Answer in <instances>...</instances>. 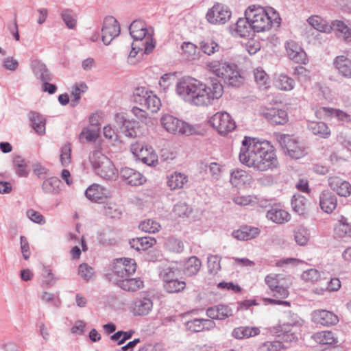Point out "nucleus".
Segmentation results:
<instances>
[{
    "label": "nucleus",
    "instance_id": "18",
    "mask_svg": "<svg viewBox=\"0 0 351 351\" xmlns=\"http://www.w3.org/2000/svg\"><path fill=\"white\" fill-rule=\"evenodd\" d=\"M120 175L123 180L132 186L141 185L146 182V178L142 173L132 168H122Z\"/></svg>",
    "mask_w": 351,
    "mask_h": 351
},
{
    "label": "nucleus",
    "instance_id": "64",
    "mask_svg": "<svg viewBox=\"0 0 351 351\" xmlns=\"http://www.w3.org/2000/svg\"><path fill=\"white\" fill-rule=\"evenodd\" d=\"M245 47L247 52L250 55H253L261 49V46L258 40H255L254 38H251L248 40L247 42L246 43Z\"/></svg>",
    "mask_w": 351,
    "mask_h": 351
},
{
    "label": "nucleus",
    "instance_id": "10",
    "mask_svg": "<svg viewBox=\"0 0 351 351\" xmlns=\"http://www.w3.org/2000/svg\"><path fill=\"white\" fill-rule=\"evenodd\" d=\"M160 123L169 133L189 135L193 132V129L189 124L170 114L163 115L160 119Z\"/></svg>",
    "mask_w": 351,
    "mask_h": 351
},
{
    "label": "nucleus",
    "instance_id": "38",
    "mask_svg": "<svg viewBox=\"0 0 351 351\" xmlns=\"http://www.w3.org/2000/svg\"><path fill=\"white\" fill-rule=\"evenodd\" d=\"M252 27L250 24V20L247 19V16L245 18H239L235 24L234 32L235 36L240 37L249 36Z\"/></svg>",
    "mask_w": 351,
    "mask_h": 351
},
{
    "label": "nucleus",
    "instance_id": "45",
    "mask_svg": "<svg viewBox=\"0 0 351 351\" xmlns=\"http://www.w3.org/2000/svg\"><path fill=\"white\" fill-rule=\"evenodd\" d=\"M232 201L239 206H253L258 203V199L256 195H245L241 191L234 195Z\"/></svg>",
    "mask_w": 351,
    "mask_h": 351
},
{
    "label": "nucleus",
    "instance_id": "36",
    "mask_svg": "<svg viewBox=\"0 0 351 351\" xmlns=\"http://www.w3.org/2000/svg\"><path fill=\"white\" fill-rule=\"evenodd\" d=\"M312 339L317 343L322 345H331L337 342V337L333 332L330 330L317 332L312 335Z\"/></svg>",
    "mask_w": 351,
    "mask_h": 351
},
{
    "label": "nucleus",
    "instance_id": "20",
    "mask_svg": "<svg viewBox=\"0 0 351 351\" xmlns=\"http://www.w3.org/2000/svg\"><path fill=\"white\" fill-rule=\"evenodd\" d=\"M261 230L257 227L243 226L232 232V237L239 241H248L256 238Z\"/></svg>",
    "mask_w": 351,
    "mask_h": 351
},
{
    "label": "nucleus",
    "instance_id": "61",
    "mask_svg": "<svg viewBox=\"0 0 351 351\" xmlns=\"http://www.w3.org/2000/svg\"><path fill=\"white\" fill-rule=\"evenodd\" d=\"M88 87L85 83L76 84L72 90V95L74 97L73 101L76 104L78 103L81 94L85 93Z\"/></svg>",
    "mask_w": 351,
    "mask_h": 351
},
{
    "label": "nucleus",
    "instance_id": "16",
    "mask_svg": "<svg viewBox=\"0 0 351 351\" xmlns=\"http://www.w3.org/2000/svg\"><path fill=\"white\" fill-rule=\"evenodd\" d=\"M328 186L330 189L339 196L348 197L351 195V184L339 176H332L329 177Z\"/></svg>",
    "mask_w": 351,
    "mask_h": 351
},
{
    "label": "nucleus",
    "instance_id": "7",
    "mask_svg": "<svg viewBox=\"0 0 351 351\" xmlns=\"http://www.w3.org/2000/svg\"><path fill=\"white\" fill-rule=\"evenodd\" d=\"M208 124L223 136L232 132L237 128L236 122L231 115L225 111L215 113L208 121Z\"/></svg>",
    "mask_w": 351,
    "mask_h": 351
},
{
    "label": "nucleus",
    "instance_id": "46",
    "mask_svg": "<svg viewBox=\"0 0 351 351\" xmlns=\"http://www.w3.org/2000/svg\"><path fill=\"white\" fill-rule=\"evenodd\" d=\"M254 80L260 88H267L269 84V77L262 68L258 67L253 70Z\"/></svg>",
    "mask_w": 351,
    "mask_h": 351
},
{
    "label": "nucleus",
    "instance_id": "1",
    "mask_svg": "<svg viewBox=\"0 0 351 351\" xmlns=\"http://www.w3.org/2000/svg\"><path fill=\"white\" fill-rule=\"evenodd\" d=\"M240 162L257 171L272 170L279 162L274 145L268 141L244 136L239 154Z\"/></svg>",
    "mask_w": 351,
    "mask_h": 351
},
{
    "label": "nucleus",
    "instance_id": "56",
    "mask_svg": "<svg viewBox=\"0 0 351 351\" xmlns=\"http://www.w3.org/2000/svg\"><path fill=\"white\" fill-rule=\"evenodd\" d=\"M60 160L63 167L69 166L71 162V147L69 143L65 144L61 149Z\"/></svg>",
    "mask_w": 351,
    "mask_h": 351
},
{
    "label": "nucleus",
    "instance_id": "2",
    "mask_svg": "<svg viewBox=\"0 0 351 351\" xmlns=\"http://www.w3.org/2000/svg\"><path fill=\"white\" fill-rule=\"evenodd\" d=\"M176 93L185 102L197 106H207L223 93L222 84L217 80L209 84L191 77H183L176 84Z\"/></svg>",
    "mask_w": 351,
    "mask_h": 351
},
{
    "label": "nucleus",
    "instance_id": "13",
    "mask_svg": "<svg viewBox=\"0 0 351 351\" xmlns=\"http://www.w3.org/2000/svg\"><path fill=\"white\" fill-rule=\"evenodd\" d=\"M135 102L151 112H158L161 106V101L159 97L152 92H142V95H134Z\"/></svg>",
    "mask_w": 351,
    "mask_h": 351
},
{
    "label": "nucleus",
    "instance_id": "24",
    "mask_svg": "<svg viewBox=\"0 0 351 351\" xmlns=\"http://www.w3.org/2000/svg\"><path fill=\"white\" fill-rule=\"evenodd\" d=\"M230 182L236 187L249 186L253 182V178L245 171L237 169L232 171Z\"/></svg>",
    "mask_w": 351,
    "mask_h": 351
},
{
    "label": "nucleus",
    "instance_id": "40",
    "mask_svg": "<svg viewBox=\"0 0 351 351\" xmlns=\"http://www.w3.org/2000/svg\"><path fill=\"white\" fill-rule=\"evenodd\" d=\"M32 69L35 75L43 82L49 81L51 79L46 65L40 60H33L32 62Z\"/></svg>",
    "mask_w": 351,
    "mask_h": 351
},
{
    "label": "nucleus",
    "instance_id": "55",
    "mask_svg": "<svg viewBox=\"0 0 351 351\" xmlns=\"http://www.w3.org/2000/svg\"><path fill=\"white\" fill-rule=\"evenodd\" d=\"M139 228L141 230L149 232V233H155L156 232L159 231L160 228V225L156 221L152 219H147L142 221Z\"/></svg>",
    "mask_w": 351,
    "mask_h": 351
},
{
    "label": "nucleus",
    "instance_id": "41",
    "mask_svg": "<svg viewBox=\"0 0 351 351\" xmlns=\"http://www.w3.org/2000/svg\"><path fill=\"white\" fill-rule=\"evenodd\" d=\"M201 267V261L196 256H191L184 263V272L186 276H193L198 273Z\"/></svg>",
    "mask_w": 351,
    "mask_h": 351
},
{
    "label": "nucleus",
    "instance_id": "6",
    "mask_svg": "<svg viewBox=\"0 0 351 351\" xmlns=\"http://www.w3.org/2000/svg\"><path fill=\"white\" fill-rule=\"evenodd\" d=\"M276 139L284 152L291 158L298 159L306 154L304 147L293 135L277 134Z\"/></svg>",
    "mask_w": 351,
    "mask_h": 351
},
{
    "label": "nucleus",
    "instance_id": "19",
    "mask_svg": "<svg viewBox=\"0 0 351 351\" xmlns=\"http://www.w3.org/2000/svg\"><path fill=\"white\" fill-rule=\"evenodd\" d=\"M85 195L88 199L99 202L110 197V192L104 186L94 183L87 188Z\"/></svg>",
    "mask_w": 351,
    "mask_h": 351
},
{
    "label": "nucleus",
    "instance_id": "44",
    "mask_svg": "<svg viewBox=\"0 0 351 351\" xmlns=\"http://www.w3.org/2000/svg\"><path fill=\"white\" fill-rule=\"evenodd\" d=\"M29 119L34 130L38 134H44L45 132V121L44 118L36 112H31L29 114Z\"/></svg>",
    "mask_w": 351,
    "mask_h": 351
},
{
    "label": "nucleus",
    "instance_id": "51",
    "mask_svg": "<svg viewBox=\"0 0 351 351\" xmlns=\"http://www.w3.org/2000/svg\"><path fill=\"white\" fill-rule=\"evenodd\" d=\"M123 132L125 136L135 138L139 133L138 123L132 121H125L123 123Z\"/></svg>",
    "mask_w": 351,
    "mask_h": 351
},
{
    "label": "nucleus",
    "instance_id": "47",
    "mask_svg": "<svg viewBox=\"0 0 351 351\" xmlns=\"http://www.w3.org/2000/svg\"><path fill=\"white\" fill-rule=\"evenodd\" d=\"M335 232L338 237H351V224L342 216L335 227Z\"/></svg>",
    "mask_w": 351,
    "mask_h": 351
},
{
    "label": "nucleus",
    "instance_id": "33",
    "mask_svg": "<svg viewBox=\"0 0 351 351\" xmlns=\"http://www.w3.org/2000/svg\"><path fill=\"white\" fill-rule=\"evenodd\" d=\"M117 285L122 289L132 292L136 291L144 287V282L140 278H125L118 280Z\"/></svg>",
    "mask_w": 351,
    "mask_h": 351
},
{
    "label": "nucleus",
    "instance_id": "43",
    "mask_svg": "<svg viewBox=\"0 0 351 351\" xmlns=\"http://www.w3.org/2000/svg\"><path fill=\"white\" fill-rule=\"evenodd\" d=\"M309 128L315 135L323 138H328L331 135L330 128L324 122H313L310 124Z\"/></svg>",
    "mask_w": 351,
    "mask_h": 351
},
{
    "label": "nucleus",
    "instance_id": "39",
    "mask_svg": "<svg viewBox=\"0 0 351 351\" xmlns=\"http://www.w3.org/2000/svg\"><path fill=\"white\" fill-rule=\"evenodd\" d=\"M199 48L204 53L212 56L220 51L221 46L213 38H207L199 43Z\"/></svg>",
    "mask_w": 351,
    "mask_h": 351
},
{
    "label": "nucleus",
    "instance_id": "26",
    "mask_svg": "<svg viewBox=\"0 0 351 351\" xmlns=\"http://www.w3.org/2000/svg\"><path fill=\"white\" fill-rule=\"evenodd\" d=\"M286 51L289 58L296 63L304 62L306 53L302 47L295 41L287 43Z\"/></svg>",
    "mask_w": 351,
    "mask_h": 351
},
{
    "label": "nucleus",
    "instance_id": "60",
    "mask_svg": "<svg viewBox=\"0 0 351 351\" xmlns=\"http://www.w3.org/2000/svg\"><path fill=\"white\" fill-rule=\"evenodd\" d=\"M160 155L165 160H173L176 156V150L172 145L167 144L160 150Z\"/></svg>",
    "mask_w": 351,
    "mask_h": 351
},
{
    "label": "nucleus",
    "instance_id": "62",
    "mask_svg": "<svg viewBox=\"0 0 351 351\" xmlns=\"http://www.w3.org/2000/svg\"><path fill=\"white\" fill-rule=\"evenodd\" d=\"M294 74L297 76L298 80L300 81H309L310 72L302 66H298L295 69Z\"/></svg>",
    "mask_w": 351,
    "mask_h": 351
},
{
    "label": "nucleus",
    "instance_id": "5",
    "mask_svg": "<svg viewBox=\"0 0 351 351\" xmlns=\"http://www.w3.org/2000/svg\"><path fill=\"white\" fill-rule=\"evenodd\" d=\"M89 160L95 173L106 180H115L118 170L112 161L99 151H95L89 156Z\"/></svg>",
    "mask_w": 351,
    "mask_h": 351
},
{
    "label": "nucleus",
    "instance_id": "4",
    "mask_svg": "<svg viewBox=\"0 0 351 351\" xmlns=\"http://www.w3.org/2000/svg\"><path fill=\"white\" fill-rule=\"evenodd\" d=\"M208 70L224 80L230 85L238 86L242 84V77L238 67L233 63L224 60H212L206 63Z\"/></svg>",
    "mask_w": 351,
    "mask_h": 351
},
{
    "label": "nucleus",
    "instance_id": "29",
    "mask_svg": "<svg viewBox=\"0 0 351 351\" xmlns=\"http://www.w3.org/2000/svg\"><path fill=\"white\" fill-rule=\"evenodd\" d=\"M299 326H300L299 320L291 319L287 322H284L276 326L270 327L269 330L271 333L278 337H280L284 335L285 333L291 332L293 327H297Z\"/></svg>",
    "mask_w": 351,
    "mask_h": 351
},
{
    "label": "nucleus",
    "instance_id": "54",
    "mask_svg": "<svg viewBox=\"0 0 351 351\" xmlns=\"http://www.w3.org/2000/svg\"><path fill=\"white\" fill-rule=\"evenodd\" d=\"M191 213L190 207L185 203H178L175 205L172 214L175 218L186 217Z\"/></svg>",
    "mask_w": 351,
    "mask_h": 351
},
{
    "label": "nucleus",
    "instance_id": "58",
    "mask_svg": "<svg viewBox=\"0 0 351 351\" xmlns=\"http://www.w3.org/2000/svg\"><path fill=\"white\" fill-rule=\"evenodd\" d=\"M78 275L85 280H89L94 276V269L87 263H82L78 267Z\"/></svg>",
    "mask_w": 351,
    "mask_h": 351
},
{
    "label": "nucleus",
    "instance_id": "53",
    "mask_svg": "<svg viewBox=\"0 0 351 351\" xmlns=\"http://www.w3.org/2000/svg\"><path fill=\"white\" fill-rule=\"evenodd\" d=\"M294 239L298 245H306L309 239V234L307 229L302 226L298 227L294 231Z\"/></svg>",
    "mask_w": 351,
    "mask_h": 351
},
{
    "label": "nucleus",
    "instance_id": "52",
    "mask_svg": "<svg viewBox=\"0 0 351 351\" xmlns=\"http://www.w3.org/2000/svg\"><path fill=\"white\" fill-rule=\"evenodd\" d=\"M99 129H90L89 128H84L80 134V140L81 142H93L99 136Z\"/></svg>",
    "mask_w": 351,
    "mask_h": 351
},
{
    "label": "nucleus",
    "instance_id": "57",
    "mask_svg": "<svg viewBox=\"0 0 351 351\" xmlns=\"http://www.w3.org/2000/svg\"><path fill=\"white\" fill-rule=\"evenodd\" d=\"M221 258L217 255L208 257V269L210 274H216L221 269Z\"/></svg>",
    "mask_w": 351,
    "mask_h": 351
},
{
    "label": "nucleus",
    "instance_id": "30",
    "mask_svg": "<svg viewBox=\"0 0 351 351\" xmlns=\"http://www.w3.org/2000/svg\"><path fill=\"white\" fill-rule=\"evenodd\" d=\"M267 218L278 224L285 223L290 221L291 215L287 210L282 208H274L267 213Z\"/></svg>",
    "mask_w": 351,
    "mask_h": 351
},
{
    "label": "nucleus",
    "instance_id": "23",
    "mask_svg": "<svg viewBox=\"0 0 351 351\" xmlns=\"http://www.w3.org/2000/svg\"><path fill=\"white\" fill-rule=\"evenodd\" d=\"M313 317L315 322L326 326L335 325L339 322L337 315L326 310L313 311Z\"/></svg>",
    "mask_w": 351,
    "mask_h": 351
},
{
    "label": "nucleus",
    "instance_id": "8",
    "mask_svg": "<svg viewBox=\"0 0 351 351\" xmlns=\"http://www.w3.org/2000/svg\"><path fill=\"white\" fill-rule=\"evenodd\" d=\"M130 33L136 40L145 39V51L150 53L155 47V43L152 39L153 31L147 29L145 23L142 21H134L130 26Z\"/></svg>",
    "mask_w": 351,
    "mask_h": 351
},
{
    "label": "nucleus",
    "instance_id": "35",
    "mask_svg": "<svg viewBox=\"0 0 351 351\" xmlns=\"http://www.w3.org/2000/svg\"><path fill=\"white\" fill-rule=\"evenodd\" d=\"M274 86L282 91H290L295 86L294 80L287 75L280 74L274 79Z\"/></svg>",
    "mask_w": 351,
    "mask_h": 351
},
{
    "label": "nucleus",
    "instance_id": "50",
    "mask_svg": "<svg viewBox=\"0 0 351 351\" xmlns=\"http://www.w3.org/2000/svg\"><path fill=\"white\" fill-rule=\"evenodd\" d=\"M286 348L280 341H267L261 343L258 348V351H282Z\"/></svg>",
    "mask_w": 351,
    "mask_h": 351
},
{
    "label": "nucleus",
    "instance_id": "28",
    "mask_svg": "<svg viewBox=\"0 0 351 351\" xmlns=\"http://www.w3.org/2000/svg\"><path fill=\"white\" fill-rule=\"evenodd\" d=\"M153 302L149 298H142L136 300L132 307V312L134 315L143 316L147 315L152 309Z\"/></svg>",
    "mask_w": 351,
    "mask_h": 351
},
{
    "label": "nucleus",
    "instance_id": "27",
    "mask_svg": "<svg viewBox=\"0 0 351 351\" xmlns=\"http://www.w3.org/2000/svg\"><path fill=\"white\" fill-rule=\"evenodd\" d=\"M271 291L274 293L273 296L276 298V299L265 298L263 300L264 302L270 304L284 305L289 307L291 306L289 302L282 300V299L287 298L289 295V292L287 288L279 285L278 287H277L276 288L274 289Z\"/></svg>",
    "mask_w": 351,
    "mask_h": 351
},
{
    "label": "nucleus",
    "instance_id": "32",
    "mask_svg": "<svg viewBox=\"0 0 351 351\" xmlns=\"http://www.w3.org/2000/svg\"><path fill=\"white\" fill-rule=\"evenodd\" d=\"M335 67L346 78H351V60L345 56H338L334 61Z\"/></svg>",
    "mask_w": 351,
    "mask_h": 351
},
{
    "label": "nucleus",
    "instance_id": "59",
    "mask_svg": "<svg viewBox=\"0 0 351 351\" xmlns=\"http://www.w3.org/2000/svg\"><path fill=\"white\" fill-rule=\"evenodd\" d=\"M333 110L332 108L319 107L316 109L315 114L319 119H330L333 117Z\"/></svg>",
    "mask_w": 351,
    "mask_h": 351
},
{
    "label": "nucleus",
    "instance_id": "3",
    "mask_svg": "<svg viewBox=\"0 0 351 351\" xmlns=\"http://www.w3.org/2000/svg\"><path fill=\"white\" fill-rule=\"evenodd\" d=\"M245 16H247L252 29L257 32L269 30L273 23L279 24L280 20L278 13L272 9L266 10L256 5L250 6L245 11Z\"/></svg>",
    "mask_w": 351,
    "mask_h": 351
},
{
    "label": "nucleus",
    "instance_id": "22",
    "mask_svg": "<svg viewBox=\"0 0 351 351\" xmlns=\"http://www.w3.org/2000/svg\"><path fill=\"white\" fill-rule=\"evenodd\" d=\"M188 181V176L178 171H174L166 178L167 186L171 191L182 189Z\"/></svg>",
    "mask_w": 351,
    "mask_h": 351
},
{
    "label": "nucleus",
    "instance_id": "31",
    "mask_svg": "<svg viewBox=\"0 0 351 351\" xmlns=\"http://www.w3.org/2000/svg\"><path fill=\"white\" fill-rule=\"evenodd\" d=\"M62 184L57 177H51L43 181L41 188L44 193L56 195L62 191Z\"/></svg>",
    "mask_w": 351,
    "mask_h": 351
},
{
    "label": "nucleus",
    "instance_id": "9",
    "mask_svg": "<svg viewBox=\"0 0 351 351\" xmlns=\"http://www.w3.org/2000/svg\"><path fill=\"white\" fill-rule=\"evenodd\" d=\"M131 152L136 158L149 166H155L158 162V155L151 146L136 142L131 145Z\"/></svg>",
    "mask_w": 351,
    "mask_h": 351
},
{
    "label": "nucleus",
    "instance_id": "25",
    "mask_svg": "<svg viewBox=\"0 0 351 351\" xmlns=\"http://www.w3.org/2000/svg\"><path fill=\"white\" fill-rule=\"evenodd\" d=\"M207 316L216 320H223L232 315V310L227 305L219 304L206 310Z\"/></svg>",
    "mask_w": 351,
    "mask_h": 351
},
{
    "label": "nucleus",
    "instance_id": "37",
    "mask_svg": "<svg viewBox=\"0 0 351 351\" xmlns=\"http://www.w3.org/2000/svg\"><path fill=\"white\" fill-rule=\"evenodd\" d=\"M260 334V329L258 327L240 326L235 328L232 332V337L241 339L255 337Z\"/></svg>",
    "mask_w": 351,
    "mask_h": 351
},
{
    "label": "nucleus",
    "instance_id": "17",
    "mask_svg": "<svg viewBox=\"0 0 351 351\" xmlns=\"http://www.w3.org/2000/svg\"><path fill=\"white\" fill-rule=\"evenodd\" d=\"M164 289L170 293H178L186 287V282L176 278L173 271L165 272L162 276Z\"/></svg>",
    "mask_w": 351,
    "mask_h": 351
},
{
    "label": "nucleus",
    "instance_id": "11",
    "mask_svg": "<svg viewBox=\"0 0 351 351\" xmlns=\"http://www.w3.org/2000/svg\"><path fill=\"white\" fill-rule=\"evenodd\" d=\"M231 17V12L228 7L217 3L210 8L206 15L207 21L211 24H224Z\"/></svg>",
    "mask_w": 351,
    "mask_h": 351
},
{
    "label": "nucleus",
    "instance_id": "14",
    "mask_svg": "<svg viewBox=\"0 0 351 351\" xmlns=\"http://www.w3.org/2000/svg\"><path fill=\"white\" fill-rule=\"evenodd\" d=\"M259 114L264 117L271 124H285L288 121L287 112L282 110L276 108L261 107Z\"/></svg>",
    "mask_w": 351,
    "mask_h": 351
},
{
    "label": "nucleus",
    "instance_id": "15",
    "mask_svg": "<svg viewBox=\"0 0 351 351\" xmlns=\"http://www.w3.org/2000/svg\"><path fill=\"white\" fill-rule=\"evenodd\" d=\"M120 33V27L117 21L112 16L106 17L101 29V40L108 45Z\"/></svg>",
    "mask_w": 351,
    "mask_h": 351
},
{
    "label": "nucleus",
    "instance_id": "48",
    "mask_svg": "<svg viewBox=\"0 0 351 351\" xmlns=\"http://www.w3.org/2000/svg\"><path fill=\"white\" fill-rule=\"evenodd\" d=\"M293 209L300 215L304 214L308 208V200L302 195H295L291 201Z\"/></svg>",
    "mask_w": 351,
    "mask_h": 351
},
{
    "label": "nucleus",
    "instance_id": "12",
    "mask_svg": "<svg viewBox=\"0 0 351 351\" xmlns=\"http://www.w3.org/2000/svg\"><path fill=\"white\" fill-rule=\"evenodd\" d=\"M136 269V263L134 259L121 258L117 259L113 265V272L118 277L125 278L133 274Z\"/></svg>",
    "mask_w": 351,
    "mask_h": 351
},
{
    "label": "nucleus",
    "instance_id": "63",
    "mask_svg": "<svg viewBox=\"0 0 351 351\" xmlns=\"http://www.w3.org/2000/svg\"><path fill=\"white\" fill-rule=\"evenodd\" d=\"M167 245L170 250L176 252H180L184 249L182 242L174 238H169L167 242Z\"/></svg>",
    "mask_w": 351,
    "mask_h": 351
},
{
    "label": "nucleus",
    "instance_id": "21",
    "mask_svg": "<svg viewBox=\"0 0 351 351\" xmlns=\"http://www.w3.org/2000/svg\"><path fill=\"white\" fill-rule=\"evenodd\" d=\"M321 209L326 213H332L337 206V198L332 192L324 191L319 196Z\"/></svg>",
    "mask_w": 351,
    "mask_h": 351
},
{
    "label": "nucleus",
    "instance_id": "42",
    "mask_svg": "<svg viewBox=\"0 0 351 351\" xmlns=\"http://www.w3.org/2000/svg\"><path fill=\"white\" fill-rule=\"evenodd\" d=\"M308 21L312 27L319 32L330 33L332 30V25L319 16H312L309 17Z\"/></svg>",
    "mask_w": 351,
    "mask_h": 351
},
{
    "label": "nucleus",
    "instance_id": "34",
    "mask_svg": "<svg viewBox=\"0 0 351 351\" xmlns=\"http://www.w3.org/2000/svg\"><path fill=\"white\" fill-rule=\"evenodd\" d=\"M131 247L140 251L147 250L156 244V240L152 237H143L132 239L130 241Z\"/></svg>",
    "mask_w": 351,
    "mask_h": 351
},
{
    "label": "nucleus",
    "instance_id": "49",
    "mask_svg": "<svg viewBox=\"0 0 351 351\" xmlns=\"http://www.w3.org/2000/svg\"><path fill=\"white\" fill-rule=\"evenodd\" d=\"M182 54L187 60H195L199 56L197 47L190 42H185L182 45Z\"/></svg>",
    "mask_w": 351,
    "mask_h": 351
}]
</instances>
